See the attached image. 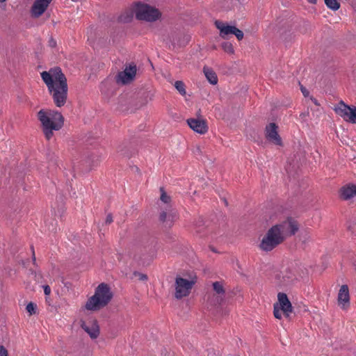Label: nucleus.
I'll return each instance as SVG.
<instances>
[{
  "mask_svg": "<svg viewBox=\"0 0 356 356\" xmlns=\"http://www.w3.org/2000/svg\"><path fill=\"white\" fill-rule=\"evenodd\" d=\"M41 78L46 84L54 103L57 107L63 106L67 99V79L60 67H54L41 73Z\"/></svg>",
  "mask_w": 356,
  "mask_h": 356,
  "instance_id": "obj_1",
  "label": "nucleus"
},
{
  "mask_svg": "<svg viewBox=\"0 0 356 356\" xmlns=\"http://www.w3.org/2000/svg\"><path fill=\"white\" fill-rule=\"evenodd\" d=\"M38 118L41 122L44 136L48 140L52 138L53 131L60 129L64 122L61 113L54 110L42 109L38 113Z\"/></svg>",
  "mask_w": 356,
  "mask_h": 356,
  "instance_id": "obj_2",
  "label": "nucleus"
},
{
  "mask_svg": "<svg viewBox=\"0 0 356 356\" xmlns=\"http://www.w3.org/2000/svg\"><path fill=\"white\" fill-rule=\"evenodd\" d=\"M113 293L107 284L101 283L95 289V293L86 303L87 310L98 311L106 307L111 300Z\"/></svg>",
  "mask_w": 356,
  "mask_h": 356,
  "instance_id": "obj_3",
  "label": "nucleus"
},
{
  "mask_svg": "<svg viewBox=\"0 0 356 356\" xmlns=\"http://www.w3.org/2000/svg\"><path fill=\"white\" fill-rule=\"evenodd\" d=\"M134 12L137 19L147 22H154L161 15L157 8L140 1L134 3Z\"/></svg>",
  "mask_w": 356,
  "mask_h": 356,
  "instance_id": "obj_4",
  "label": "nucleus"
},
{
  "mask_svg": "<svg viewBox=\"0 0 356 356\" xmlns=\"http://www.w3.org/2000/svg\"><path fill=\"white\" fill-rule=\"evenodd\" d=\"M293 312V308L287 295L282 292L278 293L277 302L273 305L275 318L281 319L283 315L285 318H290Z\"/></svg>",
  "mask_w": 356,
  "mask_h": 356,
  "instance_id": "obj_5",
  "label": "nucleus"
},
{
  "mask_svg": "<svg viewBox=\"0 0 356 356\" xmlns=\"http://www.w3.org/2000/svg\"><path fill=\"white\" fill-rule=\"evenodd\" d=\"M283 241V238L277 232V227H273V226L263 237L259 244V248L263 251L269 252L273 250Z\"/></svg>",
  "mask_w": 356,
  "mask_h": 356,
  "instance_id": "obj_6",
  "label": "nucleus"
},
{
  "mask_svg": "<svg viewBox=\"0 0 356 356\" xmlns=\"http://www.w3.org/2000/svg\"><path fill=\"white\" fill-rule=\"evenodd\" d=\"M195 281L188 280L181 277H177L175 279V297L177 299L188 296L192 289Z\"/></svg>",
  "mask_w": 356,
  "mask_h": 356,
  "instance_id": "obj_7",
  "label": "nucleus"
},
{
  "mask_svg": "<svg viewBox=\"0 0 356 356\" xmlns=\"http://www.w3.org/2000/svg\"><path fill=\"white\" fill-rule=\"evenodd\" d=\"M273 227H277V231L284 241L285 238L289 236L294 235L299 229L297 221L292 218H288L286 220L275 225Z\"/></svg>",
  "mask_w": 356,
  "mask_h": 356,
  "instance_id": "obj_8",
  "label": "nucleus"
},
{
  "mask_svg": "<svg viewBox=\"0 0 356 356\" xmlns=\"http://www.w3.org/2000/svg\"><path fill=\"white\" fill-rule=\"evenodd\" d=\"M215 25L220 31V35L222 38H227L230 34L234 35L238 40H241L243 38V32L235 26L229 25L227 23L220 20H216Z\"/></svg>",
  "mask_w": 356,
  "mask_h": 356,
  "instance_id": "obj_9",
  "label": "nucleus"
},
{
  "mask_svg": "<svg viewBox=\"0 0 356 356\" xmlns=\"http://www.w3.org/2000/svg\"><path fill=\"white\" fill-rule=\"evenodd\" d=\"M335 113L343 118L346 122L356 123V108L355 106H349L343 102L339 103L334 108Z\"/></svg>",
  "mask_w": 356,
  "mask_h": 356,
  "instance_id": "obj_10",
  "label": "nucleus"
},
{
  "mask_svg": "<svg viewBox=\"0 0 356 356\" xmlns=\"http://www.w3.org/2000/svg\"><path fill=\"white\" fill-rule=\"evenodd\" d=\"M81 328L88 334L92 339H97L100 333L99 326L96 319L90 318L87 321H82Z\"/></svg>",
  "mask_w": 356,
  "mask_h": 356,
  "instance_id": "obj_11",
  "label": "nucleus"
},
{
  "mask_svg": "<svg viewBox=\"0 0 356 356\" xmlns=\"http://www.w3.org/2000/svg\"><path fill=\"white\" fill-rule=\"evenodd\" d=\"M136 65L134 64H130L128 67L120 72L116 76L117 83H121L126 84L134 80L136 74Z\"/></svg>",
  "mask_w": 356,
  "mask_h": 356,
  "instance_id": "obj_12",
  "label": "nucleus"
},
{
  "mask_svg": "<svg viewBox=\"0 0 356 356\" xmlns=\"http://www.w3.org/2000/svg\"><path fill=\"white\" fill-rule=\"evenodd\" d=\"M265 136L270 143L281 146L282 140L278 134V127L274 122H271L266 125L265 128Z\"/></svg>",
  "mask_w": 356,
  "mask_h": 356,
  "instance_id": "obj_13",
  "label": "nucleus"
},
{
  "mask_svg": "<svg viewBox=\"0 0 356 356\" xmlns=\"http://www.w3.org/2000/svg\"><path fill=\"white\" fill-rule=\"evenodd\" d=\"M350 300L349 288L347 284H343L341 286L337 295L338 305L341 309H346L350 307Z\"/></svg>",
  "mask_w": 356,
  "mask_h": 356,
  "instance_id": "obj_14",
  "label": "nucleus"
},
{
  "mask_svg": "<svg viewBox=\"0 0 356 356\" xmlns=\"http://www.w3.org/2000/svg\"><path fill=\"white\" fill-rule=\"evenodd\" d=\"M52 0H35L31 7V15L33 17L41 16L48 8Z\"/></svg>",
  "mask_w": 356,
  "mask_h": 356,
  "instance_id": "obj_15",
  "label": "nucleus"
},
{
  "mask_svg": "<svg viewBox=\"0 0 356 356\" xmlns=\"http://www.w3.org/2000/svg\"><path fill=\"white\" fill-rule=\"evenodd\" d=\"M187 123L191 129L200 134H204L208 131L207 123L204 120L191 118L187 120Z\"/></svg>",
  "mask_w": 356,
  "mask_h": 356,
  "instance_id": "obj_16",
  "label": "nucleus"
},
{
  "mask_svg": "<svg viewBox=\"0 0 356 356\" xmlns=\"http://www.w3.org/2000/svg\"><path fill=\"white\" fill-rule=\"evenodd\" d=\"M177 218V213L173 209H168L161 212L159 220L165 223V226L170 227Z\"/></svg>",
  "mask_w": 356,
  "mask_h": 356,
  "instance_id": "obj_17",
  "label": "nucleus"
},
{
  "mask_svg": "<svg viewBox=\"0 0 356 356\" xmlns=\"http://www.w3.org/2000/svg\"><path fill=\"white\" fill-rule=\"evenodd\" d=\"M340 195L346 200L356 196V185L348 184L342 187L340 190Z\"/></svg>",
  "mask_w": 356,
  "mask_h": 356,
  "instance_id": "obj_18",
  "label": "nucleus"
},
{
  "mask_svg": "<svg viewBox=\"0 0 356 356\" xmlns=\"http://www.w3.org/2000/svg\"><path fill=\"white\" fill-rule=\"evenodd\" d=\"M213 288L214 291L218 295L217 302L221 304L223 300V296L225 294V290L222 284L219 282H215L213 283Z\"/></svg>",
  "mask_w": 356,
  "mask_h": 356,
  "instance_id": "obj_19",
  "label": "nucleus"
},
{
  "mask_svg": "<svg viewBox=\"0 0 356 356\" xmlns=\"http://www.w3.org/2000/svg\"><path fill=\"white\" fill-rule=\"evenodd\" d=\"M203 72L207 79L209 82L213 85H215L218 83V77L216 72L208 67H204Z\"/></svg>",
  "mask_w": 356,
  "mask_h": 356,
  "instance_id": "obj_20",
  "label": "nucleus"
},
{
  "mask_svg": "<svg viewBox=\"0 0 356 356\" xmlns=\"http://www.w3.org/2000/svg\"><path fill=\"white\" fill-rule=\"evenodd\" d=\"M296 279L295 275L291 271L285 272L282 276V279L280 281V284L283 286H287L292 283V282Z\"/></svg>",
  "mask_w": 356,
  "mask_h": 356,
  "instance_id": "obj_21",
  "label": "nucleus"
},
{
  "mask_svg": "<svg viewBox=\"0 0 356 356\" xmlns=\"http://www.w3.org/2000/svg\"><path fill=\"white\" fill-rule=\"evenodd\" d=\"M135 13L134 12V3L131 6V8L129 10L124 11L119 17L120 22L124 23L129 22L132 20Z\"/></svg>",
  "mask_w": 356,
  "mask_h": 356,
  "instance_id": "obj_22",
  "label": "nucleus"
},
{
  "mask_svg": "<svg viewBox=\"0 0 356 356\" xmlns=\"http://www.w3.org/2000/svg\"><path fill=\"white\" fill-rule=\"evenodd\" d=\"M325 5L332 10H337L340 8V3L337 0H324Z\"/></svg>",
  "mask_w": 356,
  "mask_h": 356,
  "instance_id": "obj_23",
  "label": "nucleus"
},
{
  "mask_svg": "<svg viewBox=\"0 0 356 356\" xmlns=\"http://www.w3.org/2000/svg\"><path fill=\"white\" fill-rule=\"evenodd\" d=\"M222 49L229 54H233L234 53V49L232 43L229 42H225L221 44Z\"/></svg>",
  "mask_w": 356,
  "mask_h": 356,
  "instance_id": "obj_24",
  "label": "nucleus"
},
{
  "mask_svg": "<svg viewBox=\"0 0 356 356\" xmlns=\"http://www.w3.org/2000/svg\"><path fill=\"white\" fill-rule=\"evenodd\" d=\"M175 87L181 95H186V92L185 89V84L183 81H176L175 83Z\"/></svg>",
  "mask_w": 356,
  "mask_h": 356,
  "instance_id": "obj_25",
  "label": "nucleus"
},
{
  "mask_svg": "<svg viewBox=\"0 0 356 356\" xmlns=\"http://www.w3.org/2000/svg\"><path fill=\"white\" fill-rule=\"evenodd\" d=\"M160 191H161V197H160V200L163 202V203H165V204H168L171 201V197L170 196H169L168 195H167V193H165V191H164L163 188H160Z\"/></svg>",
  "mask_w": 356,
  "mask_h": 356,
  "instance_id": "obj_26",
  "label": "nucleus"
},
{
  "mask_svg": "<svg viewBox=\"0 0 356 356\" xmlns=\"http://www.w3.org/2000/svg\"><path fill=\"white\" fill-rule=\"evenodd\" d=\"M35 305L33 302H29L26 307V310L29 313L30 315H32L35 313Z\"/></svg>",
  "mask_w": 356,
  "mask_h": 356,
  "instance_id": "obj_27",
  "label": "nucleus"
},
{
  "mask_svg": "<svg viewBox=\"0 0 356 356\" xmlns=\"http://www.w3.org/2000/svg\"><path fill=\"white\" fill-rule=\"evenodd\" d=\"M0 356H8V351L2 346H0Z\"/></svg>",
  "mask_w": 356,
  "mask_h": 356,
  "instance_id": "obj_28",
  "label": "nucleus"
},
{
  "mask_svg": "<svg viewBox=\"0 0 356 356\" xmlns=\"http://www.w3.org/2000/svg\"><path fill=\"white\" fill-rule=\"evenodd\" d=\"M44 293L47 296H49L51 293V288L49 286L46 285L44 286Z\"/></svg>",
  "mask_w": 356,
  "mask_h": 356,
  "instance_id": "obj_29",
  "label": "nucleus"
},
{
  "mask_svg": "<svg viewBox=\"0 0 356 356\" xmlns=\"http://www.w3.org/2000/svg\"><path fill=\"white\" fill-rule=\"evenodd\" d=\"M301 92L305 97H307L309 95V91L303 86H301Z\"/></svg>",
  "mask_w": 356,
  "mask_h": 356,
  "instance_id": "obj_30",
  "label": "nucleus"
},
{
  "mask_svg": "<svg viewBox=\"0 0 356 356\" xmlns=\"http://www.w3.org/2000/svg\"><path fill=\"white\" fill-rule=\"evenodd\" d=\"M113 222V217L111 214H108L106 218V223L110 224Z\"/></svg>",
  "mask_w": 356,
  "mask_h": 356,
  "instance_id": "obj_31",
  "label": "nucleus"
},
{
  "mask_svg": "<svg viewBox=\"0 0 356 356\" xmlns=\"http://www.w3.org/2000/svg\"><path fill=\"white\" fill-rule=\"evenodd\" d=\"M139 278L140 280L145 281L147 280V276L145 274L139 273Z\"/></svg>",
  "mask_w": 356,
  "mask_h": 356,
  "instance_id": "obj_32",
  "label": "nucleus"
},
{
  "mask_svg": "<svg viewBox=\"0 0 356 356\" xmlns=\"http://www.w3.org/2000/svg\"><path fill=\"white\" fill-rule=\"evenodd\" d=\"M49 46H51V47H55L56 44V41L54 39H52V38H51L49 40Z\"/></svg>",
  "mask_w": 356,
  "mask_h": 356,
  "instance_id": "obj_33",
  "label": "nucleus"
},
{
  "mask_svg": "<svg viewBox=\"0 0 356 356\" xmlns=\"http://www.w3.org/2000/svg\"><path fill=\"white\" fill-rule=\"evenodd\" d=\"M31 250H32V254H33V258H32L33 262V264H35L36 259H35V251H34L33 246L31 247Z\"/></svg>",
  "mask_w": 356,
  "mask_h": 356,
  "instance_id": "obj_34",
  "label": "nucleus"
},
{
  "mask_svg": "<svg viewBox=\"0 0 356 356\" xmlns=\"http://www.w3.org/2000/svg\"><path fill=\"white\" fill-rule=\"evenodd\" d=\"M308 2H309L310 3H313V4H315L317 2V0H307Z\"/></svg>",
  "mask_w": 356,
  "mask_h": 356,
  "instance_id": "obj_35",
  "label": "nucleus"
},
{
  "mask_svg": "<svg viewBox=\"0 0 356 356\" xmlns=\"http://www.w3.org/2000/svg\"><path fill=\"white\" fill-rule=\"evenodd\" d=\"M312 100L313 101V102L316 104V105H318V103L317 102V100L316 99H312Z\"/></svg>",
  "mask_w": 356,
  "mask_h": 356,
  "instance_id": "obj_36",
  "label": "nucleus"
},
{
  "mask_svg": "<svg viewBox=\"0 0 356 356\" xmlns=\"http://www.w3.org/2000/svg\"><path fill=\"white\" fill-rule=\"evenodd\" d=\"M6 0H0V3L5 2Z\"/></svg>",
  "mask_w": 356,
  "mask_h": 356,
  "instance_id": "obj_37",
  "label": "nucleus"
}]
</instances>
